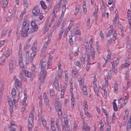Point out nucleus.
<instances>
[{
    "label": "nucleus",
    "mask_w": 131,
    "mask_h": 131,
    "mask_svg": "<svg viewBox=\"0 0 131 131\" xmlns=\"http://www.w3.org/2000/svg\"><path fill=\"white\" fill-rule=\"evenodd\" d=\"M46 63L45 62L44 60H41L39 66L40 67L41 71L39 75V79L42 82L44 81L45 77L47 74V72L46 70L48 68V67L47 66L46 68Z\"/></svg>",
    "instance_id": "f257e3e1"
},
{
    "label": "nucleus",
    "mask_w": 131,
    "mask_h": 131,
    "mask_svg": "<svg viewBox=\"0 0 131 131\" xmlns=\"http://www.w3.org/2000/svg\"><path fill=\"white\" fill-rule=\"evenodd\" d=\"M23 27L22 29L20 31L19 33L22 37H26L30 30L29 25L27 23L26 19H24V21L22 24Z\"/></svg>",
    "instance_id": "f03ea898"
},
{
    "label": "nucleus",
    "mask_w": 131,
    "mask_h": 131,
    "mask_svg": "<svg viewBox=\"0 0 131 131\" xmlns=\"http://www.w3.org/2000/svg\"><path fill=\"white\" fill-rule=\"evenodd\" d=\"M31 25L32 28H30V30L29 31V33H31L35 32L37 30L38 28V26L35 21H32Z\"/></svg>",
    "instance_id": "7ed1b4c3"
},
{
    "label": "nucleus",
    "mask_w": 131,
    "mask_h": 131,
    "mask_svg": "<svg viewBox=\"0 0 131 131\" xmlns=\"http://www.w3.org/2000/svg\"><path fill=\"white\" fill-rule=\"evenodd\" d=\"M25 75L28 77H31V75L30 73L27 71H21L19 75L20 78L22 79H23Z\"/></svg>",
    "instance_id": "20e7f679"
},
{
    "label": "nucleus",
    "mask_w": 131,
    "mask_h": 131,
    "mask_svg": "<svg viewBox=\"0 0 131 131\" xmlns=\"http://www.w3.org/2000/svg\"><path fill=\"white\" fill-rule=\"evenodd\" d=\"M32 12L33 15L35 16H38L40 12L39 6H35Z\"/></svg>",
    "instance_id": "39448f33"
},
{
    "label": "nucleus",
    "mask_w": 131,
    "mask_h": 131,
    "mask_svg": "<svg viewBox=\"0 0 131 131\" xmlns=\"http://www.w3.org/2000/svg\"><path fill=\"white\" fill-rule=\"evenodd\" d=\"M8 97V101L9 105L10 114H12L13 111V103L12 100Z\"/></svg>",
    "instance_id": "423d86ee"
},
{
    "label": "nucleus",
    "mask_w": 131,
    "mask_h": 131,
    "mask_svg": "<svg viewBox=\"0 0 131 131\" xmlns=\"http://www.w3.org/2000/svg\"><path fill=\"white\" fill-rule=\"evenodd\" d=\"M34 118L29 117L28 118V131L31 130L32 127V124Z\"/></svg>",
    "instance_id": "0eeeda50"
},
{
    "label": "nucleus",
    "mask_w": 131,
    "mask_h": 131,
    "mask_svg": "<svg viewBox=\"0 0 131 131\" xmlns=\"http://www.w3.org/2000/svg\"><path fill=\"white\" fill-rule=\"evenodd\" d=\"M58 77L59 78H61L62 74V70L61 69V65L60 63H58Z\"/></svg>",
    "instance_id": "6e6552de"
},
{
    "label": "nucleus",
    "mask_w": 131,
    "mask_h": 131,
    "mask_svg": "<svg viewBox=\"0 0 131 131\" xmlns=\"http://www.w3.org/2000/svg\"><path fill=\"white\" fill-rule=\"evenodd\" d=\"M55 106L56 110L61 109V102L56 101H55Z\"/></svg>",
    "instance_id": "1a4fd4ad"
},
{
    "label": "nucleus",
    "mask_w": 131,
    "mask_h": 131,
    "mask_svg": "<svg viewBox=\"0 0 131 131\" xmlns=\"http://www.w3.org/2000/svg\"><path fill=\"white\" fill-rule=\"evenodd\" d=\"M21 86V82L18 79H16L15 80V86L16 89H19Z\"/></svg>",
    "instance_id": "9d476101"
},
{
    "label": "nucleus",
    "mask_w": 131,
    "mask_h": 131,
    "mask_svg": "<svg viewBox=\"0 0 131 131\" xmlns=\"http://www.w3.org/2000/svg\"><path fill=\"white\" fill-rule=\"evenodd\" d=\"M58 77H55L53 81V84L56 89H58L59 88V86L58 84Z\"/></svg>",
    "instance_id": "9b49d317"
},
{
    "label": "nucleus",
    "mask_w": 131,
    "mask_h": 131,
    "mask_svg": "<svg viewBox=\"0 0 131 131\" xmlns=\"http://www.w3.org/2000/svg\"><path fill=\"white\" fill-rule=\"evenodd\" d=\"M83 125L82 129L83 130H85V131H89L90 130V127L89 126H87V124L83 121Z\"/></svg>",
    "instance_id": "f8f14e48"
},
{
    "label": "nucleus",
    "mask_w": 131,
    "mask_h": 131,
    "mask_svg": "<svg viewBox=\"0 0 131 131\" xmlns=\"http://www.w3.org/2000/svg\"><path fill=\"white\" fill-rule=\"evenodd\" d=\"M22 51L20 49L18 52V61H23V58L22 55Z\"/></svg>",
    "instance_id": "ddd939ff"
},
{
    "label": "nucleus",
    "mask_w": 131,
    "mask_h": 131,
    "mask_svg": "<svg viewBox=\"0 0 131 131\" xmlns=\"http://www.w3.org/2000/svg\"><path fill=\"white\" fill-rule=\"evenodd\" d=\"M72 75L74 77L76 78L77 76V71L76 68L74 67L72 70Z\"/></svg>",
    "instance_id": "4468645a"
},
{
    "label": "nucleus",
    "mask_w": 131,
    "mask_h": 131,
    "mask_svg": "<svg viewBox=\"0 0 131 131\" xmlns=\"http://www.w3.org/2000/svg\"><path fill=\"white\" fill-rule=\"evenodd\" d=\"M14 65L13 63V60H11L9 63V67L10 71V72L12 73L13 70Z\"/></svg>",
    "instance_id": "2eb2a0df"
},
{
    "label": "nucleus",
    "mask_w": 131,
    "mask_h": 131,
    "mask_svg": "<svg viewBox=\"0 0 131 131\" xmlns=\"http://www.w3.org/2000/svg\"><path fill=\"white\" fill-rule=\"evenodd\" d=\"M80 5L79 4L77 3L76 4L75 6V8L74 12V15H77L78 14L79 10Z\"/></svg>",
    "instance_id": "dca6fc26"
},
{
    "label": "nucleus",
    "mask_w": 131,
    "mask_h": 131,
    "mask_svg": "<svg viewBox=\"0 0 131 131\" xmlns=\"http://www.w3.org/2000/svg\"><path fill=\"white\" fill-rule=\"evenodd\" d=\"M31 49L32 52H36L37 49V45L36 43H34Z\"/></svg>",
    "instance_id": "f3484780"
},
{
    "label": "nucleus",
    "mask_w": 131,
    "mask_h": 131,
    "mask_svg": "<svg viewBox=\"0 0 131 131\" xmlns=\"http://www.w3.org/2000/svg\"><path fill=\"white\" fill-rule=\"evenodd\" d=\"M110 28H111L107 32V37H109L113 33V26H111Z\"/></svg>",
    "instance_id": "a211bd4d"
},
{
    "label": "nucleus",
    "mask_w": 131,
    "mask_h": 131,
    "mask_svg": "<svg viewBox=\"0 0 131 131\" xmlns=\"http://www.w3.org/2000/svg\"><path fill=\"white\" fill-rule=\"evenodd\" d=\"M123 92L124 93V94L125 95V96L126 98V100H127L126 101V102H127L128 100V98L127 97L128 96V94L127 93L126 94V90L125 88L124 87H123Z\"/></svg>",
    "instance_id": "6ab92c4d"
},
{
    "label": "nucleus",
    "mask_w": 131,
    "mask_h": 131,
    "mask_svg": "<svg viewBox=\"0 0 131 131\" xmlns=\"http://www.w3.org/2000/svg\"><path fill=\"white\" fill-rule=\"evenodd\" d=\"M26 94L27 92H26L24 91V99L22 101V102H23V105H25L26 104V100L27 99Z\"/></svg>",
    "instance_id": "aec40b11"
},
{
    "label": "nucleus",
    "mask_w": 131,
    "mask_h": 131,
    "mask_svg": "<svg viewBox=\"0 0 131 131\" xmlns=\"http://www.w3.org/2000/svg\"><path fill=\"white\" fill-rule=\"evenodd\" d=\"M36 52H32L30 53V59L29 61L31 62L33 59L34 57L35 56L36 54Z\"/></svg>",
    "instance_id": "412c9836"
},
{
    "label": "nucleus",
    "mask_w": 131,
    "mask_h": 131,
    "mask_svg": "<svg viewBox=\"0 0 131 131\" xmlns=\"http://www.w3.org/2000/svg\"><path fill=\"white\" fill-rule=\"evenodd\" d=\"M118 26L119 28L120 29L121 35H123L124 32L122 26L120 23H118Z\"/></svg>",
    "instance_id": "4be33fe9"
},
{
    "label": "nucleus",
    "mask_w": 131,
    "mask_h": 131,
    "mask_svg": "<svg viewBox=\"0 0 131 131\" xmlns=\"http://www.w3.org/2000/svg\"><path fill=\"white\" fill-rule=\"evenodd\" d=\"M50 42V39H48V41L46 42L44 45L43 47V49H47L48 44Z\"/></svg>",
    "instance_id": "5701e85b"
},
{
    "label": "nucleus",
    "mask_w": 131,
    "mask_h": 131,
    "mask_svg": "<svg viewBox=\"0 0 131 131\" xmlns=\"http://www.w3.org/2000/svg\"><path fill=\"white\" fill-rule=\"evenodd\" d=\"M40 4L41 7L44 9H46L47 7L46 6L45 3L42 1H41L40 2Z\"/></svg>",
    "instance_id": "b1692460"
},
{
    "label": "nucleus",
    "mask_w": 131,
    "mask_h": 131,
    "mask_svg": "<svg viewBox=\"0 0 131 131\" xmlns=\"http://www.w3.org/2000/svg\"><path fill=\"white\" fill-rule=\"evenodd\" d=\"M11 53L12 52L10 49H8L6 51L5 55V57H8L9 55L11 54Z\"/></svg>",
    "instance_id": "393cba45"
},
{
    "label": "nucleus",
    "mask_w": 131,
    "mask_h": 131,
    "mask_svg": "<svg viewBox=\"0 0 131 131\" xmlns=\"http://www.w3.org/2000/svg\"><path fill=\"white\" fill-rule=\"evenodd\" d=\"M29 52L28 51H27L26 53V61H29L30 59V57L29 55Z\"/></svg>",
    "instance_id": "a878e982"
},
{
    "label": "nucleus",
    "mask_w": 131,
    "mask_h": 131,
    "mask_svg": "<svg viewBox=\"0 0 131 131\" xmlns=\"http://www.w3.org/2000/svg\"><path fill=\"white\" fill-rule=\"evenodd\" d=\"M82 7L83 9V12L84 13L85 12H85L87 10L85 2H84L83 3Z\"/></svg>",
    "instance_id": "bb28decb"
},
{
    "label": "nucleus",
    "mask_w": 131,
    "mask_h": 131,
    "mask_svg": "<svg viewBox=\"0 0 131 131\" xmlns=\"http://www.w3.org/2000/svg\"><path fill=\"white\" fill-rule=\"evenodd\" d=\"M48 25L46 24H45L43 28V32L44 33H46V32L48 31Z\"/></svg>",
    "instance_id": "cd10ccee"
},
{
    "label": "nucleus",
    "mask_w": 131,
    "mask_h": 131,
    "mask_svg": "<svg viewBox=\"0 0 131 131\" xmlns=\"http://www.w3.org/2000/svg\"><path fill=\"white\" fill-rule=\"evenodd\" d=\"M118 85L117 83H115L114 86V92L116 93L118 89Z\"/></svg>",
    "instance_id": "c85d7f7f"
},
{
    "label": "nucleus",
    "mask_w": 131,
    "mask_h": 131,
    "mask_svg": "<svg viewBox=\"0 0 131 131\" xmlns=\"http://www.w3.org/2000/svg\"><path fill=\"white\" fill-rule=\"evenodd\" d=\"M16 94V92L15 89L13 88L12 89V97L13 98L14 97L15 95Z\"/></svg>",
    "instance_id": "c756f323"
},
{
    "label": "nucleus",
    "mask_w": 131,
    "mask_h": 131,
    "mask_svg": "<svg viewBox=\"0 0 131 131\" xmlns=\"http://www.w3.org/2000/svg\"><path fill=\"white\" fill-rule=\"evenodd\" d=\"M113 106L114 110L115 111H117V106L115 102H113Z\"/></svg>",
    "instance_id": "7c9ffc66"
},
{
    "label": "nucleus",
    "mask_w": 131,
    "mask_h": 131,
    "mask_svg": "<svg viewBox=\"0 0 131 131\" xmlns=\"http://www.w3.org/2000/svg\"><path fill=\"white\" fill-rule=\"evenodd\" d=\"M44 101L45 103V104L47 106H49V100L48 98L44 99Z\"/></svg>",
    "instance_id": "2f4dec72"
},
{
    "label": "nucleus",
    "mask_w": 131,
    "mask_h": 131,
    "mask_svg": "<svg viewBox=\"0 0 131 131\" xmlns=\"http://www.w3.org/2000/svg\"><path fill=\"white\" fill-rule=\"evenodd\" d=\"M94 91L95 92H99V89L96 83L94 84Z\"/></svg>",
    "instance_id": "473e14b6"
},
{
    "label": "nucleus",
    "mask_w": 131,
    "mask_h": 131,
    "mask_svg": "<svg viewBox=\"0 0 131 131\" xmlns=\"http://www.w3.org/2000/svg\"><path fill=\"white\" fill-rule=\"evenodd\" d=\"M78 81L79 82V83L80 84H81V85L82 86H83V85L84 83V82L82 80H81V78H80L79 79H78Z\"/></svg>",
    "instance_id": "72a5a7b5"
},
{
    "label": "nucleus",
    "mask_w": 131,
    "mask_h": 131,
    "mask_svg": "<svg viewBox=\"0 0 131 131\" xmlns=\"http://www.w3.org/2000/svg\"><path fill=\"white\" fill-rule=\"evenodd\" d=\"M84 112L85 113V114L87 116H88L90 117H91L92 116L91 115V114L90 113H89V112L85 109Z\"/></svg>",
    "instance_id": "f704fd0d"
},
{
    "label": "nucleus",
    "mask_w": 131,
    "mask_h": 131,
    "mask_svg": "<svg viewBox=\"0 0 131 131\" xmlns=\"http://www.w3.org/2000/svg\"><path fill=\"white\" fill-rule=\"evenodd\" d=\"M80 60L82 63H83L84 64L85 62V56L82 57L81 58Z\"/></svg>",
    "instance_id": "c9c22d12"
},
{
    "label": "nucleus",
    "mask_w": 131,
    "mask_h": 131,
    "mask_svg": "<svg viewBox=\"0 0 131 131\" xmlns=\"http://www.w3.org/2000/svg\"><path fill=\"white\" fill-rule=\"evenodd\" d=\"M71 96L72 97L71 98V103L74 102V97H73V92H72V91H71Z\"/></svg>",
    "instance_id": "e433bc0d"
},
{
    "label": "nucleus",
    "mask_w": 131,
    "mask_h": 131,
    "mask_svg": "<svg viewBox=\"0 0 131 131\" xmlns=\"http://www.w3.org/2000/svg\"><path fill=\"white\" fill-rule=\"evenodd\" d=\"M64 122L65 124L66 125H67L68 123V122L67 119V116L64 117Z\"/></svg>",
    "instance_id": "4c0bfd02"
},
{
    "label": "nucleus",
    "mask_w": 131,
    "mask_h": 131,
    "mask_svg": "<svg viewBox=\"0 0 131 131\" xmlns=\"http://www.w3.org/2000/svg\"><path fill=\"white\" fill-rule=\"evenodd\" d=\"M19 64L21 68H23L24 67V65L23 63V61H18Z\"/></svg>",
    "instance_id": "58836bf2"
},
{
    "label": "nucleus",
    "mask_w": 131,
    "mask_h": 131,
    "mask_svg": "<svg viewBox=\"0 0 131 131\" xmlns=\"http://www.w3.org/2000/svg\"><path fill=\"white\" fill-rule=\"evenodd\" d=\"M112 43V39H110L109 40H108L107 44V45L109 46L111 45Z\"/></svg>",
    "instance_id": "ea45409f"
},
{
    "label": "nucleus",
    "mask_w": 131,
    "mask_h": 131,
    "mask_svg": "<svg viewBox=\"0 0 131 131\" xmlns=\"http://www.w3.org/2000/svg\"><path fill=\"white\" fill-rule=\"evenodd\" d=\"M74 31L76 35H80V31L78 29H75Z\"/></svg>",
    "instance_id": "a19ab883"
},
{
    "label": "nucleus",
    "mask_w": 131,
    "mask_h": 131,
    "mask_svg": "<svg viewBox=\"0 0 131 131\" xmlns=\"http://www.w3.org/2000/svg\"><path fill=\"white\" fill-rule=\"evenodd\" d=\"M42 124L44 127H45L46 125L47 122L44 119V120L41 121Z\"/></svg>",
    "instance_id": "79ce46f5"
},
{
    "label": "nucleus",
    "mask_w": 131,
    "mask_h": 131,
    "mask_svg": "<svg viewBox=\"0 0 131 131\" xmlns=\"http://www.w3.org/2000/svg\"><path fill=\"white\" fill-rule=\"evenodd\" d=\"M25 11L24 10V12L21 13V14L20 17H19V19L20 20H21L23 19V15L25 14Z\"/></svg>",
    "instance_id": "37998d69"
},
{
    "label": "nucleus",
    "mask_w": 131,
    "mask_h": 131,
    "mask_svg": "<svg viewBox=\"0 0 131 131\" xmlns=\"http://www.w3.org/2000/svg\"><path fill=\"white\" fill-rule=\"evenodd\" d=\"M61 109L56 110V111H58V114L59 116H60L62 114V111H61Z\"/></svg>",
    "instance_id": "c03bdc74"
},
{
    "label": "nucleus",
    "mask_w": 131,
    "mask_h": 131,
    "mask_svg": "<svg viewBox=\"0 0 131 131\" xmlns=\"http://www.w3.org/2000/svg\"><path fill=\"white\" fill-rule=\"evenodd\" d=\"M30 47V45L29 44H28L25 45L24 47L25 50H26Z\"/></svg>",
    "instance_id": "a18cd8bd"
},
{
    "label": "nucleus",
    "mask_w": 131,
    "mask_h": 131,
    "mask_svg": "<svg viewBox=\"0 0 131 131\" xmlns=\"http://www.w3.org/2000/svg\"><path fill=\"white\" fill-rule=\"evenodd\" d=\"M90 63H87V65L86 66V70L87 71H88L90 67Z\"/></svg>",
    "instance_id": "49530a36"
},
{
    "label": "nucleus",
    "mask_w": 131,
    "mask_h": 131,
    "mask_svg": "<svg viewBox=\"0 0 131 131\" xmlns=\"http://www.w3.org/2000/svg\"><path fill=\"white\" fill-rule=\"evenodd\" d=\"M108 83H105L104 85H103L102 86V89L103 90H106V88L108 86Z\"/></svg>",
    "instance_id": "de8ad7c7"
},
{
    "label": "nucleus",
    "mask_w": 131,
    "mask_h": 131,
    "mask_svg": "<svg viewBox=\"0 0 131 131\" xmlns=\"http://www.w3.org/2000/svg\"><path fill=\"white\" fill-rule=\"evenodd\" d=\"M87 57H88V63H90V61H91L90 58V56L89 54L88 53L87 54Z\"/></svg>",
    "instance_id": "09e8293b"
},
{
    "label": "nucleus",
    "mask_w": 131,
    "mask_h": 131,
    "mask_svg": "<svg viewBox=\"0 0 131 131\" xmlns=\"http://www.w3.org/2000/svg\"><path fill=\"white\" fill-rule=\"evenodd\" d=\"M66 9V6L63 5L62 8V13H64L65 12Z\"/></svg>",
    "instance_id": "8fccbe9b"
},
{
    "label": "nucleus",
    "mask_w": 131,
    "mask_h": 131,
    "mask_svg": "<svg viewBox=\"0 0 131 131\" xmlns=\"http://www.w3.org/2000/svg\"><path fill=\"white\" fill-rule=\"evenodd\" d=\"M64 94V90H62L61 91V98L63 97Z\"/></svg>",
    "instance_id": "3c124183"
},
{
    "label": "nucleus",
    "mask_w": 131,
    "mask_h": 131,
    "mask_svg": "<svg viewBox=\"0 0 131 131\" xmlns=\"http://www.w3.org/2000/svg\"><path fill=\"white\" fill-rule=\"evenodd\" d=\"M16 127H14L13 126H12L11 127L9 131H16Z\"/></svg>",
    "instance_id": "603ef678"
},
{
    "label": "nucleus",
    "mask_w": 131,
    "mask_h": 131,
    "mask_svg": "<svg viewBox=\"0 0 131 131\" xmlns=\"http://www.w3.org/2000/svg\"><path fill=\"white\" fill-rule=\"evenodd\" d=\"M127 124H128L127 125V126L126 129H127V130L128 131H129L130 130V129L131 128V124L130 125H128V123Z\"/></svg>",
    "instance_id": "864d4df0"
},
{
    "label": "nucleus",
    "mask_w": 131,
    "mask_h": 131,
    "mask_svg": "<svg viewBox=\"0 0 131 131\" xmlns=\"http://www.w3.org/2000/svg\"><path fill=\"white\" fill-rule=\"evenodd\" d=\"M42 100L41 99H40L39 104L40 108V109H42Z\"/></svg>",
    "instance_id": "5fc2aeb1"
},
{
    "label": "nucleus",
    "mask_w": 131,
    "mask_h": 131,
    "mask_svg": "<svg viewBox=\"0 0 131 131\" xmlns=\"http://www.w3.org/2000/svg\"><path fill=\"white\" fill-rule=\"evenodd\" d=\"M22 102V105H23V107H22V109H21V110H22L21 112H22V113H23L25 110V105H25H23V102Z\"/></svg>",
    "instance_id": "6e6d98bb"
},
{
    "label": "nucleus",
    "mask_w": 131,
    "mask_h": 131,
    "mask_svg": "<svg viewBox=\"0 0 131 131\" xmlns=\"http://www.w3.org/2000/svg\"><path fill=\"white\" fill-rule=\"evenodd\" d=\"M77 124L76 122H74L73 124V130H75L77 129Z\"/></svg>",
    "instance_id": "4d7b16f0"
},
{
    "label": "nucleus",
    "mask_w": 131,
    "mask_h": 131,
    "mask_svg": "<svg viewBox=\"0 0 131 131\" xmlns=\"http://www.w3.org/2000/svg\"><path fill=\"white\" fill-rule=\"evenodd\" d=\"M65 80H67L68 78V73L67 72H65Z\"/></svg>",
    "instance_id": "13d9d810"
},
{
    "label": "nucleus",
    "mask_w": 131,
    "mask_h": 131,
    "mask_svg": "<svg viewBox=\"0 0 131 131\" xmlns=\"http://www.w3.org/2000/svg\"><path fill=\"white\" fill-rule=\"evenodd\" d=\"M73 24V22L72 21H71V22L70 23L69 25L68 28L70 29L71 28Z\"/></svg>",
    "instance_id": "bf43d9fd"
},
{
    "label": "nucleus",
    "mask_w": 131,
    "mask_h": 131,
    "mask_svg": "<svg viewBox=\"0 0 131 131\" xmlns=\"http://www.w3.org/2000/svg\"><path fill=\"white\" fill-rule=\"evenodd\" d=\"M50 94L51 95H53L54 94V93L53 89H51L50 90Z\"/></svg>",
    "instance_id": "052dcab7"
},
{
    "label": "nucleus",
    "mask_w": 131,
    "mask_h": 131,
    "mask_svg": "<svg viewBox=\"0 0 131 131\" xmlns=\"http://www.w3.org/2000/svg\"><path fill=\"white\" fill-rule=\"evenodd\" d=\"M117 18H118V16H115V18H114V21H113V24H116V19H117Z\"/></svg>",
    "instance_id": "680f3d73"
},
{
    "label": "nucleus",
    "mask_w": 131,
    "mask_h": 131,
    "mask_svg": "<svg viewBox=\"0 0 131 131\" xmlns=\"http://www.w3.org/2000/svg\"><path fill=\"white\" fill-rule=\"evenodd\" d=\"M11 125H12V126H13L14 127H16L17 126L14 124V122L13 121H11Z\"/></svg>",
    "instance_id": "e2e57ef3"
},
{
    "label": "nucleus",
    "mask_w": 131,
    "mask_h": 131,
    "mask_svg": "<svg viewBox=\"0 0 131 131\" xmlns=\"http://www.w3.org/2000/svg\"><path fill=\"white\" fill-rule=\"evenodd\" d=\"M39 119L41 120V121L44 120V119H45L43 117H42L41 116V115L40 114L39 115Z\"/></svg>",
    "instance_id": "0e129e2a"
},
{
    "label": "nucleus",
    "mask_w": 131,
    "mask_h": 131,
    "mask_svg": "<svg viewBox=\"0 0 131 131\" xmlns=\"http://www.w3.org/2000/svg\"><path fill=\"white\" fill-rule=\"evenodd\" d=\"M130 65V64L126 63L124 64V68L127 67Z\"/></svg>",
    "instance_id": "69168bd1"
},
{
    "label": "nucleus",
    "mask_w": 131,
    "mask_h": 131,
    "mask_svg": "<svg viewBox=\"0 0 131 131\" xmlns=\"http://www.w3.org/2000/svg\"><path fill=\"white\" fill-rule=\"evenodd\" d=\"M76 65L77 66L80 68L81 66V63L77 61L76 63Z\"/></svg>",
    "instance_id": "338daca9"
},
{
    "label": "nucleus",
    "mask_w": 131,
    "mask_h": 131,
    "mask_svg": "<svg viewBox=\"0 0 131 131\" xmlns=\"http://www.w3.org/2000/svg\"><path fill=\"white\" fill-rule=\"evenodd\" d=\"M104 127V125H101L99 129L100 131H103V127Z\"/></svg>",
    "instance_id": "774afa93"
}]
</instances>
